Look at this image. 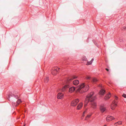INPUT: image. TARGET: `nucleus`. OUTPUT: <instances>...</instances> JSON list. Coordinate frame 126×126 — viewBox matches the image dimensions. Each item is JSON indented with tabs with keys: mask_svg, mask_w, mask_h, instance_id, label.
Here are the masks:
<instances>
[{
	"mask_svg": "<svg viewBox=\"0 0 126 126\" xmlns=\"http://www.w3.org/2000/svg\"><path fill=\"white\" fill-rule=\"evenodd\" d=\"M77 88V89L76 90V92L81 93L87 91L89 89V86L87 85H85L84 83H83Z\"/></svg>",
	"mask_w": 126,
	"mask_h": 126,
	"instance_id": "f257e3e1",
	"label": "nucleus"
},
{
	"mask_svg": "<svg viewBox=\"0 0 126 126\" xmlns=\"http://www.w3.org/2000/svg\"><path fill=\"white\" fill-rule=\"evenodd\" d=\"M96 98L95 95H94L93 92H91L87 96L85 101L84 106L86 107L89 101H92Z\"/></svg>",
	"mask_w": 126,
	"mask_h": 126,
	"instance_id": "f03ea898",
	"label": "nucleus"
},
{
	"mask_svg": "<svg viewBox=\"0 0 126 126\" xmlns=\"http://www.w3.org/2000/svg\"><path fill=\"white\" fill-rule=\"evenodd\" d=\"M79 100L77 99L72 101L71 104V106H75L79 102Z\"/></svg>",
	"mask_w": 126,
	"mask_h": 126,
	"instance_id": "7ed1b4c3",
	"label": "nucleus"
},
{
	"mask_svg": "<svg viewBox=\"0 0 126 126\" xmlns=\"http://www.w3.org/2000/svg\"><path fill=\"white\" fill-rule=\"evenodd\" d=\"M59 68L57 67H55L52 69L51 71V73L53 75H55L56 74L58 70L59 69Z\"/></svg>",
	"mask_w": 126,
	"mask_h": 126,
	"instance_id": "20e7f679",
	"label": "nucleus"
},
{
	"mask_svg": "<svg viewBox=\"0 0 126 126\" xmlns=\"http://www.w3.org/2000/svg\"><path fill=\"white\" fill-rule=\"evenodd\" d=\"M117 102L115 101H113L111 105V108L112 110H114L117 106Z\"/></svg>",
	"mask_w": 126,
	"mask_h": 126,
	"instance_id": "39448f33",
	"label": "nucleus"
},
{
	"mask_svg": "<svg viewBox=\"0 0 126 126\" xmlns=\"http://www.w3.org/2000/svg\"><path fill=\"white\" fill-rule=\"evenodd\" d=\"M115 119V118L113 117L110 115H108L106 118V120L107 122L112 121V120L114 119Z\"/></svg>",
	"mask_w": 126,
	"mask_h": 126,
	"instance_id": "423d86ee",
	"label": "nucleus"
},
{
	"mask_svg": "<svg viewBox=\"0 0 126 126\" xmlns=\"http://www.w3.org/2000/svg\"><path fill=\"white\" fill-rule=\"evenodd\" d=\"M100 109L102 113H103L106 110V108L103 106H101L100 108Z\"/></svg>",
	"mask_w": 126,
	"mask_h": 126,
	"instance_id": "0eeeda50",
	"label": "nucleus"
},
{
	"mask_svg": "<svg viewBox=\"0 0 126 126\" xmlns=\"http://www.w3.org/2000/svg\"><path fill=\"white\" fill-rule=\"evenodd\" d=\"M83 104L82 102H80L79 103L77 107V110H80L81 109L82 107Z\"/></svg>",
	"mask_w": 126,
	"mask_h": 126,
	"instance_id": "6e6552de",
	"label": "nucleus"
},
{
	"mask_svg": "<svg viewBox=\"0 0 126 126\" xmlns=\"http://www.w3.org/2000/svg\"><path fill=\"white\" fill-rule=\"evenodd\" d=\"M75 89V88L74 87H72L70 88L69 89V92L70 93H72L74 92Z\"/></svg>",
	"mask_w": 126,
	"mask_h": 126,
	"instance_id": "1a4fd4ad",
	"label": "nucleus"
},
{
	"mask_svg": "<svg viewBox=\"0 0 126 126\" xmlns=\"http://www.w3.org/2000/svg\"><path fill=\"white\" fill-rule=\"evenodd\" d=\"M96 103L94 102H92L91 103V107L93 109L96 108Z\"/></svg>",
	"mask_w": 126,
	"mask_h": 126,
	"instance_id": "9d476101",
	"label": "nucleus"
},
{
	"mask_svg": "<svg viewBox=\"0 0 126 126\" xmlns=\"http://www.w3.org/2000/svg\"><path fill=\"white\" fill-rule=\"evenodd\" d=\"M63 94L62 93H59L58 94L57 98L58 99H61L63 97Z\"/></svg>",
	"mask_w": 126,
	"mask_h": 126,
	"instance_id": "9b49d317",
	"label": "nucleus"
},
{
	"mask_svg": "<svg viewBox=\"0 0 126 126\" xmlns=\"http://www.w3.org/2000/svg\"><path fill=\"white\" fill-rule=\"evenodd\" d=\"M111 95L110 93H109L105 97L104 99L105 100H107L109 99L111 97Z\"/></svg>",
	"mask_w": 126,
	"mask_h": 126,
	"instance_id": "f8f14e48",
	"label": "nucleus"
},
{
	"mask_svg": "<svg viewBox=\"0 0 126 126\" xmlns=\"http://www.w3.org/2000/svg\"><path fill=\"white\" fill-rule=\"evenodd\" d=\"M73 82V84L77 85L79 83V81L78 80H74Z\"/></svg>",
	"mask_w": 126,
	"mask_h": 126,
	"instance_id": "ddd939ff",
	"label": "nucleus"
},
{
	"mask_svg": "<svg viewBox=\"0 0 126 126\" xmlns=\"http://www.w3.org/2000/svg\"><path fill=\"white\" fill-rule=\"evenodd\" d=\"M77 77L75 76H73L71 78L68 79V81H70L73 79L77 78Z\"/></svg>",
	"mask_w": 126,
	"mask_h": 126,
	"instance_id": "4468645a",
	"label": "nucleus"
},
{
	"mask_svg": "<svg viewBox=\"0 0 126 126\" xmlns=\"http://www.w3.org/2000/svg\"><path fill=\"white\" fill-rule=\"evenodd\" d=\"M69 86L68 85H65L61 89V90L62 92L64 91L67 88H69Z\"/></svg>",
	"mask_w": 126,
	"mask_h": 126,
	"instance_id": "2eb2a0df",
	"label": "nucleus"
},
{
	"mask_svg": "<svg viewBox=\"0 0 126 126\" xmlns=\"http://www.w3.org/2000/svg\"><path fill=\"white\" fill-rule=\"evenodd\" d=\"M105 91L103 89L101 90L99 92V94L101 95H103L105 93Z\"/></svg>",
	"mask_w": 126,
	"mask_h": 126,
	"instance_id": "dca6fc26",
	"label": "nucleus"
},
{
	"mask_svg": "<svg viewBox=\"0 0 126 126\" xmlns=\"http://www.w3.org/2000/svg\"><path fill=\"white\" fill-rule=\"evenodd\" d=\"M92 79V81L94 83H95L96 82L98 81L97 79L95 78H93Z\"/></svg>",
	"mask_w": 126,
	"mask_h": 126,
	"instance_id": "f3484780",
	"label": "nucleus"
},
{
	"mask_svg": "<svg viewBox=\"0 0 126 126\" xmlns=\"http://www.w3.org/2000/svg\"><path fill=\"white\" fill-rule=\"evenodd\" d=\"M49 80L48 78L47 77L44 80V81L45 83H47L48 82Z\"/></svg>",
	"mask_w": 126,
	"mask_h": 126,
	"instance_id": "a211bd4d",
	"label": "nucleus"
},
{
	"mask_svg": "<svg viewBox=\"0 0 126 126\" xmlns=\"http://www.w3.org/2000/svg\"><path fill=\"white\" fill-rule=\"evenodd\" d=\"M117 124L119 125H120L121 124H122V122H121V121H119L118 122H116V123H115L114 124V125H115L116 124Z\"/></svg>",
	"mask_w": 126,
	"mask_h": 126,
	"instance_id": "6ab92c4d",
	"label": "nucleus"
},
{
	"mask_svg": "<svg viewBox=\"0 0 126 126\" xmlns=\"http://www.w3.org/2000/svg\"><path fill=\"white\" fill-rule=\"evenodd\" d=\"M21 102V101L20 99H18L16 102V103L17 104H19Z\"/></svg>",
	"mask_w": 126,
	"mask_h": 126,
	"instance_id": "aec40b11",
	"label": "nucleus"
},
{
	"mask_svg": "<svg viewBox=\"0 0 126 126\" xmlns=\"http://www.w3.org/2000/svg\"><path fill=\"white\" fill-rule=\"evenodd\" d=\"M92 63L91 61L90 62H88L87 63L86 65H89L91 64Z\"/></svg>",
	"mask_w": 126,
	"mask_h": 126,
	"instance_id": "412c9836",
	"label": "nucleus"
},
{
	"mask_svg": "<svg viewBox=\"0 0 126 126\" xmlns=\"http://www.w3.org/2000/svg\"><path fill=\"white\" fill-rule=\"evenodd\" d=\"M91 116V115H88L86 117L85 119V120H86L87 118H89Z\"/></svg>",
	"mask_w": 126,
	"mask_h": 126,
	"instance_id": "4be33fe9",
	"label": "nucleus"
},
{
	"mask_svg": "<svg viewBox=\"0 0 126 126\" xmlns=\"http://www.w3.org/2000/svg\"><path fill=\"white\" fill-rule=\"evenodd\" d=\"M122 96L125 98H126V94H123L122 95Z\"/></svg>",
	"mask_w": 126,
	"mask_h": 126,
	"instance_id": "5701e85b",
	"label": "nucleus"
},
{
	"mask_svg": "<svg viewBox=\"0 0 126 126\" xmlns=\"http://www.w3.org/2000/svg\"><path fill=\"white\" fill-rule=\"evenodd\" d=\"M86 78L87 79H91V77L88 76H87L86 77Z\"/></svg>",
	"mask_w": 126,
	"mask_h": 126,
	"instance_id": "b1692460",
	"label": "nucleus"
},
{
	"mask_svg": "<svg viewBox=\"0 0 126 126\" xmlns=\"http://www.w3.org/2000/svg\"><path fill=\"white\" fill-rule=\"evenodd\" d=\"M13 95L16 98H17L18 97V96L17 95H15V94H14Z\"/></svg>",
	"mask_w": 126,
	"mask_h": 126,
	"instance_id": "393cba45",
	"label": "nucleus"
},
{
	"mask_svg": "<svg viewBox=\"0 0 126 126\" xmlns=\"http://www.w3.org/2000/svg\"><path fill=\"white\" fill-rule=\"evenodd\" d=\"M82 59L83 61H86L87 60V58H86L85 57H83Z\"/></svg>",
	"mask_w": 126,
	"mask_h": 126,
	"instance_id": "a878e982",
	"label": "nucleus"
},
{
	"mask_svg": "<svg viewBox=\"0 0 126 126\" xmlns=\"http://www.w3.org/2000/svg\"><path fill=\"white\" fill-rule=\"evenodd\" d=\"M86 111H85L83 113V116H84V114H85V113H86Z\"/></svg>",
	"mask_w": 126,
	"mask_h": 126,
	"instance_id": "bb28decb",
	"label": "nucleus"
},
{
	"mask_svg": "<svg viewBox=\"0 0 126 126\" xmlns=\"http://www.w3.org/2000/svg\"><path fill=\"white\" fill-rule=\"evenodd\" d=\"M115 99H116V100H117V99H118V97L116 96H115Z\"/></svg>",
	"mask_w": 126,
	"mask_h": 126,
	"instance_id": "cd10ccee",
	"label": "nucleus"
},
{
	"mask_svg": "<svg viewBox=\"0 0 126 126\" xmlns=\"http://www.w3.org/2000/svg\"><path fill=\"white\" fill-rule=\"evenodd\" d=\"M93 61H94V59H92L91 60V62L92 63Z\"/></svg>",
	"mask_w": 126,
	"mask_h": 126,
	"instance_id": "c85d7f7f",
	"label": "nucleus"
},
{
	"mask_svg": "<svg viewBox=\"0 0 126 126\" xmlns=\"http://www.w3.org/2000/svg\"><path fill=\"white\" fill-rule=\"evenodd\" d=\"M106 69V70L107 71H109V70L108 69H107V68H106V69Z\"/></svg>",
	"mask_w": 126,
	"mask_h": 126,
	"instance_id": "c756f323",
	"label": "nucleus"
},
{
	"mask_svg": "<svg viewBox=\"0 0 126 126\" xmlns=\"http://www.w3.org/2000/svg\"><path fill=\"white\" fill-rule=\"evenodd\" d=\"M10 96H11V97H12V96H12V95H11V94H10V96H9V97H10Z\"/></svg>",
	"mask_w": 126,
	"mask_h": 126,
	"instance_id": "7c9ffc66",
	"label": "nucleus"
},
{
	"mask_svg": "<svg viewBox=\"0 0 126 126\" xmlns=\"http://www.w3.org/2000/svg\"><path fill=\"white\" fill-rule=\"evenodd\" d=\"M115 126H116L117 125V124H116L115 125Z\"/></svg>",
	"mask_w": 126,
	"mask_h": 126,
	"instance_id": "2f4dec72",
	"label": "nucleus"
},
{
	"mask_svg": "<svg viewBox=\"0 0 126 126\" xmlns=\"http://www.w3.org/2000/svg\"><path fill=\"white\" fill-rule=\"evenodd\" d=\"M25 125H26V124H24V126H25Z\"/></svg>",
	"mask_w": 126,
	"mask_h": 126,
	"instance_id": "473e14b6",
	"label": "nucleus"
},
{
	"mask_svg": "<svg viewBox=\"0 0 126 126\" xmlns=\"http://www.w3.org/2000/svg\"><path fill=\"white\" fill-rule=\"evenodd\" d=\"M104 126H107L106 125H105Z\"/></svg>",
	"mask_w": 126,
	"mask_h": 126,
	"instance_id": "72a5a7b5",
	"label": "nucleus"
},
{
	"mask_svg": "<svg viewBox=\"0 0 126 126\" xmlns=\"http://www.w3.org/2000/svg\"><path fill=\"white\" fill-rule=\"evenodd\" d=\"M85 110H87V109H86Z\"/></svg>",
	"mask_w": 126,
	"mask_h": 126,
	"instance_id": "f704fd0d",
	"label": "nucleus"
}]
</instances>
